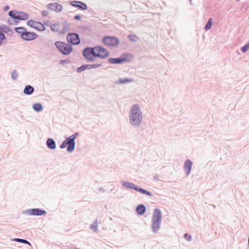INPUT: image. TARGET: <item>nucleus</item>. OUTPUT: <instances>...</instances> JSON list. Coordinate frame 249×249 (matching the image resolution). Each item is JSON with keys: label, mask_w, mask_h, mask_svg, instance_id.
<instances>
[{"label": "nucleus", "mask_w": 249, "mask_h": 249, "mask_svg": "<svg viewBox=\"0 0 249 249\" xmlns=\"http://www.w3.org/2000/svg\"><path fill=\"white\" fill-rule=\"evenodd\" d=\"M29 213L32 215H41L45 214L46 212L39 209H33L29 210Z\"/></svg>", "instance_id": "nucleus-12"}, {"label": "nucleus", "mask_w": 249, "mask_h": 249, "mask_svg": "<svg viewBox=\"0 0 249 249\" xmlns=\"http://www.w3.org/2000/svg\"><path fill=\"white\" fill-rule=\"evenodd\" d=\"M122 184L124 187H125L126 188L134 189L138 191H140V188L139 187L136 186L134 184L130 183L128 182H126V181L123 182L122 183Z\"/></svg>", "instance_id": "nucleus-15"}, {"label": "nucleus", "mask_w": 249, "mask_h": 249, "mask_svg": "<svg viewBox=\"0 0 249 249\" xmlns=\"http://www.w3.org/2000/svg\"><path fill=\"white\" fill-rule=\"evenodd\" d=\"M145 211V207L144 205H141V215Z\"/></svg>", "instance_id": "nucleus-32"}, {"label": "nucleus", "mask_w": 249, "mask_h": 249, "mask_svg": "<svg viewBox=\"0 0 249 249\" xmlns=\"http://www.w3.org/2000/svg\"><path fill=\"white\" fill-rule=\"evenodd\" d=\"M249 42L248 44H247L246 45H245L244 47H242L241 51L243 53H245L247 51H248L249 50Z\"/></svg>", "instance_id": "nucleus-27"}, {"label": "nucleus", "mask_w": 249, "mask_h": 249, "mask_svg": "<svg viewBox=\"0 0 249 249\" xmlns=\"http://www.w3.org/2000/svg\"><path fill=\"white\" fill-rule=\"evenodd\" d=\"M18 76V73L16 71H14L12 73V78L13 79H16Z\"/></svg>", "instance_id": "nucleus-30"}, {"label": "nucleus", "mask_w": 249, "mask_h": 249, "mask_svg": "<svg viewBox=\"0 0 249 249\" xmlns=\"http://www.w3.org/2000/svg\"><path fill=\"white\" fill-rule=\"evenodd\" d=\"M127 59L126 57H120L118 58H110L108 59V62L111 64H119L124 62L127 61Z\"/></svg>", "instance_id": "nucleus-11"}, {"label": "nucleus", "mask_w": 249, "mask_h": 249, "mask_svg": "<svg viewBox=\"0 0 249 249\" xmlns=\"http://www.w3.org/2000/svg\"><path fill=\"white\" fill-rule=\"evenodd\" d=\"M71 4L73 6L78 7L82 10H86L87 8L86 4L80 1H72Z\"/></svg>", "instance_id": "nucleus-14"}, {"label": "nucleus", "mask_w": 249, "mask_h": 249, "mask_svg": "<svg viewBox=\"0 0 249 249\" xmlns=\"http://www.w3.org/2000/svg\"><path fill=\"white\" fill-rule=\"evenodd\" d=\"M15 240L17 242L23 243L26 244H28V245L31 246L30 243L26 240L17 238V239H16Z\"/></svg>", "instance_id": "nucleus-26"}, {"label": "nucleus", "mask_w": 249, "mask_h": 249, "mask_svg": "<svg viewBox=\"0 0 249 249\" xmlns=\"http://www.w3.org/2000/svg\"><path fill=\"white\" fill-rule=\"evenodd\" d=\"M139 107L138 105L134 106L131 109V114H139Z\"/></svg>", "instance_id": "nucleus-23"}, {"label": "nucleus", "mask_w": 249, "mask_h": 249, "mask_svg": "<svg viewBox=\"0 0 249 249\" xmlns=\"http://www.w3.org/2000/svg\"><path fill=\"white\" fill-rule=\"evenodd\" d=\"M9 7L8 6H6L4 7L3 10H4V11H6L8 10L9 9Z\"/></svg>", "instance_id": "nucleus-38"}, {"label": "nucleus", "mask_w": 249, "mask_h": 249, "mask_svg": "<svg viewBox=\"0 0 249 249\" xmlns=\"http://www.w3.org/2000/svg\"><path fill=\"white\" fill-rule=\"evenodd\" d=\"M192 166V162L190 160H187L185 163L184 169L186 171L187 175H188L191 172Z\"/></svg>", "instance_id": "nucleus-16"}, {"label": "nucleus", "mask_w": 249, "mask_h": 249, "mask_svg": "<svg viewBox=\"0 0 249 249\" xmlns=\"http://www.w3.org/2000/svg\"><path fill=\"white\" fill-rule=\"evenodd\" d=\"M133 80L128 78H121L118 80V83L119 84H124L127 82H132Z\"/></svg>", "instance_id": "nucleus-21"}, {"label": "nucleus", "mask_w": 249, "mask_h": 249, "mask_svg": "<svg viewBox=\"0 0 249 249\" xmlns=\"http://www.w3.org/2000/svg\"><path fill=\"white\" fill-rule=\"evenodd\" d=\"M100 65L97 64H94L93 65H88V69H92V68H96L99 67Z\"/></svg>", "instance_id": "nucleus-29"}, {"label": "nucleus", "mask_w": 249, "mask_h": 249, "mask_svg": "<svg viewBox=\"0 0 249 249\" xmlns=\"http://www.w3.org/2000/svg\"><path fill=\"white\" fill-rule=\"evenodd\" d=\"M136 211L138 214H140V205L137 207Z\"/></svg>", "instance_id": "nucleus-35"}, {"label": "nucleus", "mask_w": 249, "mask_h": 249, "mask_svg": "<svg viewBox=\"0 0 249 249\" xmlns=\"http://www.w3.org/2000/svg\"><path fill=\"white\" fill-rule=\"evenodd\" d=\"M74 18L77 20H79L81 18V17L79 15H76L74 17Z\"/></svg>", "instance_id": "nucleus-37"}, {"label": "nucleus", "mask_w": 249, "mask_h": 249, "mask_svg": "<svg viewBox=\"0 0 249 249\" xmlns=\"http://www.w3.org/2000/svg\"><path fill=\"white\" fill-rule=\"evenodd\" d=\"M212 18H210L208 22L207 23V24L205 27L206 30H208L209 29H210L211 27H212Z\"/></svg>", "instance_id": "nucleus-25"}, {"label": "nucleus", "mask_w": 249, "mask_h": 249, "mask_svg": "<svg viewBox=\"0 0 249 249\" xmlns=\"http://www.w3.org/2000/svg\"><path fill=\"white\" fill-rule=\"evenodd\" d=\"M16 31L20 34V35H22V34H24L26 32V29L22 27H18L16 28Z\"/></svg>", "instance_id": "nucleus-24"}, {"label": "nucleus", "mask_w": 249, "mask_h": 249, "mask_svg": "<svg viewBox=\"0 0 249 249\" xmlns=\"http://www.w3.org/2000/svg\"><path fill=\"white\" fill-rule=\"evenodd\" d=\"M75 137L74 135H72L70 137L67 138L61 144L60 148H64L68 146V151L69 152L72 151L74 148L75 146Z\"/></svg>", "instance_id": "nucleus-1"}, {"label": "nucleus", "mask_w": 249, "mask_h": 249, "mask_svg": "<svg viewBox=\"0 0 249 249\" xmlns=\"http://www.w3.org/2000/svg\"><path fill=\"white\" fill-rule=\"evenodd\" d=\"M141 193L150 196H152V194L151 193L142 189H141Z\"/></svg>", "instance_id": "nucleus-31"}, {"label": "nucleus", "mask_w": 249, "mask_h": 249, "mask_svg": "<svg viewBox=\"0 0 249 249\" xmlns=\"http://www.w3.org/2000/svg\"><path fill=\"white\" fill-rule=\"evenodd\" d=\"M129 38H130L131 40H135L137 37H136L135 36H129Z\"/></svg>", "instance_id": "nucleus-36"}, {"label": "nucleus", "mask_w": 249, "mask_h": 249, "mask_svg": "<svg viewBox=\"0 0 249 249\" xmlns=\"http://www.w3.org/2000/svg\"><path fill=\"white\" fill-rule=\"evenodd\" d=\"M27 24L28 26L40 31H44L45 29V27L42 23L36 21H28Z\"/></svg>", "instance_id": "nucleus-6"}, {"label": "nucleus", "mask_w": 249, "mask_h": 249, "mask_svg": "<svg viewBox=\"0 0 249 249\" xmlns=\"http://www.w3.org/2000/svg\"><path fill=\"white\" fill-rule=\"evenodd\" d=\"M94 55L101 58L107 57L109 52L107 50L101 46H95L94 47Z\"/></svg>", "instance_id": "nucleus-3"}, {"label": "nucleus", "mask_w": 249, "mask_h": 249, "mask_svg": "<svg viewBox=\"0 0 249 249\" xmlns=\"http://www.w3.org/2000/svg\"><path fill=\"white\" fill-rule=\"evenodd\" d=\"M34 88L29 85L26 86L24 89V93L26 94H31L34 91Z\"/></svg>", "instance_id": "nucleus-19"}, {"label": "nucleus", "mask_w": 249, "mask_h": 249, "mask_svg": "<svg viewBox=\"0 0 249 249\" xmlns=\"http://www.w3.org/2000/svg\"><path fill=\"white\" fill-rule=\"evenodd\" d=\"M49 6L50 8L57 11H61L62 8V6L60 4L56 3L50 4Z\"/></svg>", "instance_id": "nucleus-17"}, {"label": "nucleus", "mask_w": 249, "mask_h": 249, "mask_svg": "<svg viewBox=\"0 0 249 249\" xmlns=\"http://www.w3.org/2000/svg\"><path fill=\"white\" fill-rule=\"evenodd\" d=\"M9 15L14 19L19 20H25L28 18L27 14L22 12L10 11L9 12Z\"/></svg>", "instance_id": "nucleus-5"}, {"label": "nucleus", "mask_w": 249, "mask_h": 249, "mask_svg": "<svg viewBox=\"0 0 249 249\" xmlns=\"http://www.w3.org/2000/svg\"><path fill=\"white\" fill-rule=\"evenodd\" d=\"M87 68H88V65H83L82 67L78 68L77 71L80 72L84 70H85Z\"/></svg>", "instance_id": "nucleus-28"}, {"label": "nucleus", "mask_w": 249, "mask_h": 249, "mask_svg": "<svg viewBox=\"0 0 249 249\" xmlns=\"http://www.w3.org/2000/svg\"><path fill=\"white\" fill-rule=\"evenodd\" d=\"M161 213L160 209H156L153 216V221L161 222Z\"/></svg>", "instance_id": "nucleus-10"}, {"label": "nucleus", "mask_w": 249, "mask_h": 249, "mask_svg": "<svg viewBox=\"0 0 249 249\" xmlns=\"http://www.w3.org/2000/svg\"><path fill=\"white\" fill-rule=\"evenodd\" d=\"M103 42L105 45L109 47H115L119 43V41L117 38L112 36L104 37Z\"/></svg>", "instance_id": "nucleus-4"}, {"label": "nucleus", "mask_w": 249, "mask_h": 249, "mask_svg": "<svg viewBox=\"0 0 249 249\" xmlns=\"http://www.w3.org/2000/svg\"><path fill=\"white\" fill-rule=\"evenodd\" d=\"M237 1H239V0H237Z\"/></svg>", "instance_id": "nucleus-39"}, {"label": "nucleus", "mask_w": 249, "mask_h": 249, "mask_svg": "<svg viewBox=\"0 0 249 249\" xmlns=\"http://www.w3.org/2000/svg\"><path fill=\"white\" fill-rule=\"evenodd\" d=\"M4 38H5L4 35L3 34L2 32L0 30V40H1L2 39H4Z\"/></svg>", "instance_id": "nucleus-33"}, {"label": "nucleus", "mask_w": 249, "mask_h": 249, "mask_svg": "<svg viewBox=\"0 0 249 249\" xmlns=\"http://www.w3.org/2000/svg\"><path fill=\"white\" fill-rule=\"evenodd\" d=\"M20 37L25 40H32L37 37V35L33 32H27L20 35Z\"/></svg>", "instance_id": "nucleus-9"}, {"label": "nucleus", "mask_w": 249, "mask_h": 249, "mask_svg": "<svg viewBox=\"0 0 249 249\" xmlns=\"http://www.w3.org/2000/svg\"><path fill=\"white\" fill-rule=\"evenodd\" d=\"M160 222L153 221L152 229L154 232H156L159 229Z\"/></svg>", "instance_id": "nucleus-20"}, {"label": "nucleus", "mask_w": 249, "mask_h": 249, "mask_svg": "<svg viewBox=\"0 0 249 249\" xmlns=\"http://www.w3.org/2000/svg\"><path fill=\"white\" fill-rule=\"evenodd\" d=\"M184 237L185 239H186L187 240H190L191 238V237L190 235H188V234H185L184 235Z\"/></svg>", "instance_id": "nucleus-34"}, {"label": "nucleus", "mask_w": 249, "mask_h": 249, "mask_svg": "<svg viewBox=\"0 0 249 249\" xmlns=\"http://www.w3.org/2000/svg\"><path fill=\"white\" fill-rule=\"evenodd\" d=\"M47 146L51 149L55 148L56 145L54 141L52 139H49L47 141Z\"/></svg>", "instance_id": "nucleus-18"}, {"label": "nucleus", "mask_w": 249, "mask_h": 249, "mask_svg": "<svg viewBox=\"0 0 249 249\" xmlns=\"http://www.w3.org/2000/svg\"><path fill=\"white\" fill-rule=\"evenodd\" d=\"M67 41L73 44H78L80 43V39L78 34L75 33H71L68 35L67 36Z\"/></svg>", "instance_id": "nucleus-7"}, {"label": "nucleus", "mask_w": 249, "mask_h": 249, "mask_svg": "<svg viewBox=\"0 0 249 249\" xmlns=\"http://www.w3.org/2000/svg\"><path fill=\"white\" fill-rule=\"evenodd\" d=\"M84 56L89 60H93L95 57L94 55V47L92 48H87L83 51Z\"/></svg>", "instance_id": "nucleus-8"}, {"label": "nucleus", "mask_w": 249, "mask_h": 249, "mask_svg": "<svg viewBox=\"0 0 249 249\" xmlns=\"http://www.w3.org/2000/svg\"><path fill=\"white\" fill-rule=\"evenodd\" d=\"M55 44L57 48L64 54H69L72 51L71 47L68 44L61 41H57Z\"/></svg>", "instance_id": "nucleus-2"}, {"label": "nucleus", "mask_w": 249, "mask_h": 249, "mask_svg": "<svg viewBox=\"0 0 249 249\" xmlns=\"http://www.w3.org/2000/svg\"><path fill=\"white\" fill-rule=\"evenodd\" d=\"M33 108L34 110L37 111H40L42 109V106L41 104L36 103L34 105Z\"/></svg>", "instance_id": "nucleus-22"}, {"label": "nucleus", "mask_w": 249, "mask_h": 249, "mask_svg": "<svg viewBox=\"0 0 249 249\" xmlns=\"http://www.w3.org/2000/svg\"><path fill=\"white\" fill-rule=\"evenodd\" d=\"M139 114H134L130 115V122L133 125L139 124Z\"/></svg>", "instance_id": "nucleus-13"}]
</instances>
